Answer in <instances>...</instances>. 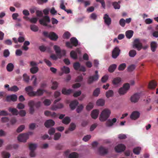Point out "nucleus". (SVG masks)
Listing matches in <instances>:
<instances>
[{
  "label": "nucleus",
  "instance_id": "nucleus-25",
  "mask_svg": "<svg viewBox=\"0 0 158 158\" xmlns=\"http://www.w3.org/2000/svg\"><path fill=\"white\" fill-rule=\"evenodd\" d=\"M53 48L55 50L57 56H60V52H61V49L60 48L56 45H55L53 46Z\"/></svg>",
  "mask_w": 158,
  "mask_h": 158
},
{
  "label": "nucleus",
  "instance_id": "nucleus-24",
  "mask_svg": "<svg viewBox=\"0 0 158 158\" xmlns=\"http://www.w3.org/2000/svg\"><path fill=\"white\" fill-rule=\"evenodd\" d=\"M121 2H112V5L115 9H119L120 8V4Z\"/></svg>",
  "mask_w": 158,
  "mask_h": 158
},
{
  "label": "nucleus",
  "instance_id": "nucleus-16",
  "mask_svg": "<svg viewBox=\"0 0 158 158\" xmlns=\"http://www.w3.org/2000/svg\"><path fill=\"white\" fill-rule=\"evenodd\" d=\"M140 113L139 112L137 111H133L130 115L131 119L135 120L138 119L140 116Z\"/></svg>",
  "mask_w": 158,
  "mask_h": 158
},
{
  "label": "nucleus",
  "instance_id": "nucleus-45",
  "mask_svg": "<svg viewBox=\"0 0 158 158\" xmlns=\"http://www.w3.org/2000/svg\"><path fill=\"white\" fill-rule=\"evenodd\" d=\"M126 66V65L125 63H122L118 67V69L119 71H123L125 69Z\"/></svg>",
  "mask_w": 158,
  "mask_h": 158
},
{
  "label": "nucleus",
  "instance_id": "nucleus-61",
  "mask_svg": "<svg viewBox=\"0 0 158 158\" xmlns=\"http://www.w3.org/2000/svg\"><path fill=\"white\" fill-rule=\"evenodd\" d=\"M10 54V52L8 49H5L3 52V55L5 57H7L9 56Z\"/></svg>",
  "mask_w": 158,
  "mask_h": 158
},
{
  "label": "nucleus",
  "instance_id": "nucleus-23",
  "mask_svg": "<svg viewBox=\"0 0 158 158\" xmlns=\"http://www.w3.org/2000/svg\"><path fill=\"white\" fill-rule=\"evenodd\" d=\"M99 113V111L97 110H93L91 112V115L92 118L96 119L98 117Z\"/></svg>",
  "mask_w": 158,
  "mask_h": 158
},
{
  "label": "nucleus",
  "instance_id": "nucleus-53",
  "mask_svg": "<svg viewBox=\"0 0 158 158\" xmlns=\"http://www.w3.org/2000/svg\"><path fill=\"white\" fill-rule=\"evenodd\" d=\"M1 121L2 123H7L9 121V118L8 117H2L1 118Z\"/></svg>",
  "mask_w": 158,
  "mask_h": 158
},
{
  "label": "nucleus",
  "instance_id": "nucleus-1",
  "mask_svg": "<svg viewBox=\"0 0 158 158\" xmlns=\"http://www.w3.org/2000/svg\"><path fill=\"white\" fill-rule=\"evenodd\" d=\"M33 88L31 86L26 87L25 89V90L27 94L31 97H39L43 95L45 90L40 88L37 89L36 91L33 90Z\"/></svg>",
  "mask_w": 158,
  "mask_h": 158
},
{
  "label": "nucleus",
  "instance_id": "nucleus-35",
  "mask_svg": "<svg viewBox=\"0 0 158 158\" xmlns=\"http://www.w3.org/2000/svg\"><path fill=\"white\" fill-rule=\"evenodd\" d=\"M72 91V90L70 89H66L65 88H63L62 90V93L63 94L65 95L70 94Z\"/></svg>",
  "mask_w": 158,
  "mask_h": 158
},
{
  "label": "nucleus",
  "instance_id": "nucleus-51",
  "mask_svg": "<svg viewBox=\"0 0 158 158\" xmlns=\"http://www.w3.org/2000/svg\"><path fill=\"white\" fill-rule=\"evenodd\" d=\"M25 127L24 125H21L17 128L16 131L18 133H20L22 132L25 128Z\"/></svg>",
  "mask_w": 158,
  "mask_h": 158
},
{
  "label": "nucleus",
  "instance_id": "nucleus-28",
  "mask_svg": "<svg viewBox=\"0 0 158 158\" xmlns=\"http://www.w3.org/2000/svg\"><path fill=\"white\" fill-rule=\"evenodd\" d=\"M14 64L11 63H9L6 66V69L8 72L12 71L14 68Z\"/></svg>",
  "mask_w": 158,
  "mask_h": 158
},
{
  "label": "nucleus",
  "instance_id": "nucleus-64",
  "mask_svg": "<svg viewBox=\"0 0 158 158\" xmlns=\"http://www.w3.org/2000/svg\"><path fill=\"white\" fill-rule=\"evenodd\" d=\"M55 131V129L52 127L50 128L48 130V133L50 135H52L54 134Z\"/></svg>",
  "mask_w": 158,
  "mask_h": 158
},
{
  "label": "nucleus",
  "instance_id": "nucleus-33",
  "mask_svg": "<svg viewBox=\"0 0 158 158\" xmlns=\"http://www.w3.org/2000/svg\"><path fill=\"white\" fill-rule=\"evenodd\" d=\"M105 104V101L104 99H99L96 102V104L98 106H102Z\"/></svg>",
  "mask_w": 158,
  "mask_h": 158
},
{
  "label": "nucleus",
  "instance_id": "nucleus-13",
  "mask_svg": "<svg viewBox=\"0 0 158 158\" xmlns=\"http://www.w3.org/2000/svg\"><path fill=\"white\" fill-rule=\"evenodd\" d=\"M120 50L118 47H116L112 51V57L114 59H116L119 55Z\"/></svg>",
  "mask_w": 158,
  "mask_h": 158
},
{
  "label": "nucleus",
  "instance_id": "nucleus-63",
  "mask_svg": "<svg viewBox=\"0 0 158 158\" xmlns=\"http://www.w3.org/2000/svg\"><path fill=\"white\" fill-rule=\"evenodd\" d=\"M90 18L93 20H96L97 18V15L95 13H93L91 14Z\"/></svg>",
  "mask_w": 158,
  "mask_h": 158
},
{
  "label": "nucleus",
  "instance_id": "nucleus-48",
  "mask_svg": "<svg viewBox=\"0 0 158 158\" xmlns=\"http://www.w3.org/2000/svg\"><path fill=\"white\" fill-rule=\"evenodd\" d=\"M100 92V89L99 88H97L94 91L93 95L94 96L97 97L98 96Z\"/></svg>",
  "mask_w": 158,
  "mask_h": 158
},
{
  "label": "nucleus",
  "instance_id": "nucleus-10",
  "mask_svg": "<svg viewBox=\"0 0 158 158\" xmlns=\"http://www.w3.org/2000/svg\"><path fill=\"white\" fill-rule=\"evenodd\" d=\"M133 47L139 51L142 48V44L139 39H135L133 42Z\"/></svg>",
  "mask_w": 158,
  "mask_h": 158
},
{
  "label": "nucleus",
  "instance_id": "nucleus-43",
  "mask_svg": "<svg viewBox=\"0 0 158 158\" xmlns=\"http://www.w3.org/2000/svg\"><path fill=\"white\" fill-rule=\"evenodd\" d=\"M61 70L65 74H68L70 72L69 68L67 67L64 66L62 69Z\"/></svg>",
  "mask_w": 158,
  "mask_h": 158
},
{
  "label": "nucleus",
  "instance_id": "nucleus-34",
  "mask_svg": "<svg viewBox=\"0 0 158 158\" xmlns=\"http://www.w3.org/2000/svg\"><path fill=\"white\" fill-rule=\"evenodd\" d=\"M1 154L3 158H9L10 156V154L8 152L6 151H3L2 152Z\"/></svg>",
  "mask_w": 158,
  "mask_h": 158
},
{
  "label": "nucleus",
  "instance_id": "nucleus-22",
  "mask_svg": "<svg viewBox=\"0 0 158 158\" xmlns=\"http://www.w3.org/2000/svg\"><path fill=\"white\" fill-rule=\"evenodd\" d=\"M121 78L120 77H117L113 79L112 81L113 84L114 85H118L121 82Z\"/></svg>",
  "mask_w": 158,
  "mask_h": 158
},
{
  "label": "nucleus",
  "instance_id": "nucleus-58",
  "mask_svg": "<svg viewBox=\"0 0 158 158\" xmlns=\"http://www.w3.org/2000/svg\"><path fill=\"white\" fill-rule=\"evenodd\" d=\"M108 79V76L107 75L104 76L101 78V81L102 82H106Z\"/></svg>",
  "mask_w": 158,
  "mask_h": 158
},
{
  "label": "nucleus",
  "instance_id": "nucleus-31",
  "mask_svg": "<svg viewBox=\"0 0 158 158\" xmlns=\"http://www.w3.org/2000/svg\"><path fill=\"white\" fill-rule=\"evenodd\" d=\"M157 44L155 42H152L151 43V49L152 52H154L155 51L157 47Z\"/></svg>",
  "mask_w": 158,
  "mask_h": 158
},
{
  "label": "nucleus",
  "instance_id": "nucleus-52",
  "mask_svg": "<svg viewBox=\"0 0 158 158\" xmlns=\"http://www.w3.org/2000/svg\"><path fill=\"white\" fill-rule=\"evenodd\" d=\"M61 136V134L60 133H56L54 136V139L55 140H57L60 139Z\"/></svg>",
  "mask_w": 158,
  "mask_h": 158
},
{
  "label": "nucleus",
  "instance_id": "nucleus-39",
  "mask_svg": "<svg viewBox=\"0 0 158 158\" xmlns=\"http://www.w3.org/2000/svg\"><path fill=\"white\" fill-rule=\"evenodd\" d=\"M76 125L74 123H71L70 125L69 128V130L70 131H74L76 128Z\"/></svg>",
  "mask_w": 158,
  "mask_h": 158
},
{
  "label": "nucleus",
  "instance_id": "nucleus-50",
  "mask_svg": "<svg viewBox=\"0 0 158 158\" xmlns=\"http://www.w3.org/2000/svg\"><path fill=\"white\" fill-rule=\"evenodd\" d=\"M23 79L24 81L27 82L28 83L29 81V77L28 76L26 73H24L23 75Z\"/></svg>",
  "mask_w": 158,
  "mask_h": 158
},
{
  "label": "nucleus",
  "instance_id": "nucleus-21",
  "mask_svg": "<svg viewBox=\"0 0 158 158\" xmlns=\"http://www.w3.org/2000/svg\"><path fill=\"white\" fill-rule=\"evenodd\" d=\"M78 104V102L76 100H74L71 102L69 104V106L71 110H74Z\"/></svg>",
  "mask_w": 158,
  "mask_h": 158
},
{
  "label": "nucleus",
  "instance_id": "nucleus-36",
  "mask_svg": "<svg viewBox=\"0 0 158 158\" xmlns=\"http://www.w3.org/2000/svg\"><path fill=\"white\" fill-rule=\"evenodd\" d=\"M39 70V68L37 66L32 67L30 69V72L32 74L37 73Z\"/></svg>",
  "mask_w": 158,
  "mask_h": 158
},
{
  "label": "nucleus",
  "instance_id": "nucleus-17",
  "mask_svg": "<svg viewBox=\"0 0 158 158\" xmlns=\"http://www.w3.org/2000/svg\"><path fill=\"white\" fill-rule=\"evenodd\" d=\"M103 19L104 20L105 23L108 26H110L111 23V19L107 14L104 15Z\"/></svg>",
  "mask_w": 158,
  "mask_h": 158
},
{
  "label": "nucleus",
  "instance_id": "nucleus-9",
  "mask_svg": "<svg viewBox=\"0 0 158 158\" xmlns=\"http://www.w3.org/2000/svg\"><path fill=\"white\" fill-rule=\"evenodd\" d=\"M130 85L128 83H126L123 85L122 87L120 88L118 90V93L120 94L123 95L126 93L129 90Z\"/></svg>",
  "mask_w": 158,
  "mask_h": 158
},
{
  "label": "nucleus",
  "instance_id": "nucleus-40",
  "mask_svg": "<svg viewBox=\"0 0 158 158\" xmlns=\"http://www.w3.org/2000/svg\"><path fill=\"white\" fill-rule=\"evenodd\" d=\"M156 82L151 81L149 84V87L151 89H154L157 85Z\"/></svg>",
  "mask_w": 158,
  "mask_h": 158
},
{
  "label": "nucleus",
  "instance_id": "nucleus-27",
  "mask_svg": "<svg viewBox=\"0 0 158 158\" xmlns=\"http://www.w3.org/2000/svg\"><path fill=\"white\" fill-rule=\"evenodd\" d=\"M117 67V65L115 64H111L108 68V71L110 73H113L116 69Z\"/></svg>",
  "mask_w": 158,
  "mask_h": 158
},
{
  "label": "nucleus",
  "instance_id": "nucleus-8",
  "mask_svg": "<svg viewBox=\"0 0 158 158\" xmlns=\"http://www.w3.org/2000/svg\"><path fill=\"white\" fill-rule=\"evenodd\" d=\"M31 132H29L28 133H24L19 135L18 137V139L21 142H25L29 138V134H31Z\"/></svg>",
  "mask_w": 158,
  "mask_h": 158
},
{
  "label": "nucleus",
  "instance_id": "nucleus-47",
  "mask_svg": "<svg viewBox=\"0 0 158 158\" xmlns=\"http://www.w3.org/2000/svg\"><path fill=\"white\" fill-rule=\"evenodd\" d=\"M37 145L35 143H31L29 145V149L30 150L35 151L37 148Z\"/></svg>",
  "mask_w": 158,
  "mask_h": 158
},
{
  "label": "nucleus",
  "instance_id": "nucleus-15",
  "mask_svg": "<svg viewBox=\"0 0 158 158\" xmlns=\"http://www.w3.org/2000/svg\"><path fill=\"white\" fill-rule=\"evenodd\" d=\"M141 93H136L131 96V101L132 102L135 103L137 102L140 97Z\"/></svg>",
  "mask_w": 158,
  "mask_h": 158
},
{
  "label": "nucleus",
  "instance_id": "nucleus-6",
  "mask_svg": "<svg viewBox=\"0 0 158 158\" xmlns=\"http://www.w3.org/2000/svg\"><path fill=\"white\" fill-rule=\"evenodd\" d=\"M43 34L45 36L48 37L51 40L53 41H56L58 37V36L54 32L48 34V32L44 31L43 32Z\"/></svg>",
  "mask_w": 158,
  "mask_h": 158
},
{
  "label": "nucleus",
  "instance_id": "nucleus-56",
  "mask_svg": "<svg viewBox=\"0 0 158 158\" xmlns=\"http://www.w3.org/2000/svg\"><path fill=\"white\" fill-rule=\"evenodd\" d=\"M38 19L36 17H32L30 18L29 19L30 22L32 23H35L37 21Z\"/></svg>",
  "mask_w": 158,
  "mask_h": 158
},
{
  "label": "nucleus",
  "instance_id": "nucleus-7",
  "mask_svg": "<svg viewBox=\"0 0 158 158\" xmlns=\"http://www.w3.org/2000/svg\"><path fill=\"white\" fill-rule=\"evenodd\" d=\"M73 67L74 69L76 71L82 72H85L86 71L85 67L83 65H81L79 62H76L74 63Z\"/></svg>",
  "mask_w": 158,
  "mask_h": 158
},
{
  "label": "nucleus",
  "instance_id": "nucleus-18",
  "mask_svg": "<svg viewBox=\"0 0 158 158\" xmlns=\"http://www.w3.org/2000/svg\"><path fill=\"white\" fill-rule=\"evenodd\" d=\"M55 124L54 121L51 119L47 120L45 122L44 125L47 128L53 126Z\"/></svg>",
  "mask_w": 158,
  "mask_h": 158
},
{
  "label": "nucleus",
  "instance_id": "nucleus-37",
  "mask_svg": "<svg viewBox=\"0 0 158 158\" xmlns=\"http://www.w3.org/2000/svg\"><path fill=\"white\" fill-rule=\"evenodd\" d=\"M9 110L10 112L12 113V114L14 115H17L18 114V110L15 108H9Z\"/></svg>",
  "mask_w": 158,
  "mask_h": 158
},
{
  "label": "nucleus",
  "instance_id": "nucleus-11",
  "mask_svg": "<svg viewBox=\"0 0 158 158\" xmlns=\"http://www.w3.org/2000/svg\"><path fill=\"white\" fill-rule=\"evenodd\" d=\"M115 151L118 153H120L124 151L126 149L125 146L122 143L118 144L115 147Z\"/></svg>",
  "mask_w": 158,
  "mask_h": 158
},
{
  "label": "nucleus",
  "instance_id": "nucleus-4",
  "mask_svg": "<svg viewBox=\"0 0 158 158\" xmlns=\"http://www.w3.org/2000/svg\"><path fill=\"white\" fill-rule=\"evenodd\" d=\"M110 111L108 109H105L102 111L99 117V120L102 122L106 121L109 117Z\"/></svg>",
  "mask_w": 158,
  "mask_h": 158
},
{
  "label": "nucleus",
  "instance_id": "nucleus-42",
  "mask_svg": "<svg viewBox=\"0 0 158 158\" xmlns=\"http://www.w3.org/2000/svg\"><path fill=\"white\" fill-rule=\"evenodd\" d=\"M135 68V64H132L129 65L127 68V71L129 72H131Z\"/></svg>",
  "mask_w": 158,
  "mask_h": 158
},
{
  "label": "nucleus",
  "instance_id": "nucleus-41",
  "mask_svg": "<svg viewBox=\"0 0 158 158\" xmlns=\"http://www.w3.org/2000/svg\"><path fill=\"white\" fill-rule=\"evenodd\" d=\"M136 54V51L134 50H131L129 52V55L131 57H133Z\"/></svg>",
  "mask_w": 158,
  "mask_h": 158
},
{
  "label": "nucleus",
  "instance_id": "nucleus-62",
  "mask_svg": "<svg viewBox=\"0 0 158 158\" xmlns=\"http://www.w3.org/2000/svg\"><path fill=\"white\" fill-rule=\"evenodd\" d=\"M125 155L127 156H130L131 158H133V154L129 150H127L125 152Z\"/></svg>",
  "mask_w": 158,
  "mask_h": 158
},
{
  "label": "nucleus",
  "instance_id": "nucleus-20",
  "mask_svg": "<svg viewBox=\"0 0 158 158\" xmlns=\"http://www.w3.org/2000/svg\"><path fill=\"white\" fill-rule=\"evenodd\" d=\"M39 48L41 52H51V48L49 46H45L44 45H41L39 47Z\"/></svg>",
  "mask_w": 158,
  "mask_h": 158
},
{
  "label": "nucleus",
  "instance_id": "nucleus-38",
  "mask_svg": "<svg viewBox=\"0 0 158 158\" xmlns=\"http://www.w3.org/2000/svg\"><path fill=\"white\" fill-rule=\"evenodd\" d=\"M141 150V148L140 147H137L134 148L133 150V153L137 155H139Z\"/></svg>",
  "mask_w": 158,
  "mask_h": 158
},
{
  "label": "nucleus",
  "instance_id": "nucleus-46",
  "mask_svg": "<svg viewBox=\"0 0 158 158\" xmlns=\"http://www.w3.org/2000/svg\"><path fill=\"white\" fill-rule=\"evenodd\" d=\"M78 155L75 152H73L70 154L69 156V158H78Z\"/></svg>",
  "mask_w": 158,
  "mask_h": 158
},
{
  "label": "nucleus",
  "instance_id": "nucleus-49",
  "mask_svg": "<svg viewBox=\"0 0 158 158\" xmlns=\"http://www.w3.org/2000/svg\"><path fill=\"white\" fill-rule=\"evenodd\" d=\"M71 34L68 31H66L63 35V37L64 39H68L70 36Z\"/></svg>",
  "mask_w": 158,
  "mask_h": 158
},
{
  "label": "nucleus",
  "instance_id": "nucleus-57",
  "mask_svg": "<svg viewBox=\"0 0 158 158\" xmlns=\"http://www.w3.org/2000/svg\"><path fill=\"white\" fill-rule=\"evenodd\" d=\"M118 138L119 139H126L127 137L125 134H120L118 135Z\"/></svg>",
  "mask_w": 158,
  "mask_h": 158
},
{
  "label": "nucleus",
  "instance_id": "nucleus-2",
  "mask_svg": "<svg viewBox=\"0 0 158 158\" xmlns=\"http://www.w3.org/2000/svg\"><path fill=\"white\" fill-rule=\"evenodd\" d=\"M49 10L48 9H45L43 10L44 14L46 15L43 16V18L40 19L39 20L40 23L42 25L45 27H51L49 23L50 22V19L49 17L47 15L48 14Z\"/></svg>",
  "mask_w": 158,
  "mask_h": 158
},
{
  "label": "nucleus",
  "instance_id": "nucleus-26",
  "mask_svg": "<svg viewBox=\"0 0 158 158\" xmlns=\"http://www.w3.org/2000/svg\"><path fill=\"white\" fill-rule=\"evenodd\" d=\"M134 32L133 30H127L126 32V36L127 38L130 39L133 35Z\"/></svg>",
  "mask_w": 158,
  "mask_h": 158
},
{
  "label": "nucleus",
  "instance_id": "nucleus-14",
  "mask_svg": "<svg viewBox=\"0 0 158 158\" xmlns=\"http://www.w3.org/2000/svg\"><path fill=\"white\" fill-rule=\"evenodd\" d=\"M35 105V101L33 100H30L28 102V105L29 106V113L33 114L35 111L34 106Z\"/></svg>",
  "mask_w": 158,
  "mask_h": 158
},
{
  "label": "nucleus",
  "instance_id": "nucleus-30",
  "mask_svg": "<svg viewBox=\"0 0 158 158\" xmlns=\"http://www.w3.org/2000/svg\"><path fill=\"white\" fill-rule=\"evenodd\" d=\"M18 87L16 85H14L9 88H8L7 90L9 91L16 92L19 90Z\"/></svg>",
  "mask_w": 158,
  "mask_h": 158
},
{
  "label": "nucleus",
  "instance_id": "nucleus-12",
  "mask_svg": "<svg viewBox=\"0 0 158 158\" xmlns=\"http://www.w3.org/2000/svg\"><path fill=\"white\" fill-rule=\"evenodd\" d=\"M98 152L99 155L103 156L108 153V149L103 146H101L98 149Z\"/></svg>",
  "mask_w": 158,
  "mask_h": 158
},
{
  "label": "nucleus",
  "instance_id": "nucleus-32",
  "mask_svg": "<svg viewBox=\"0 0 158 158\" xmlns=\"http://www.w3.org/2000/svg\"><path fill=\"white\" fill-rule=\"evenodd\" d=\"M71 119L69 117L66 116L63 119L62 123L65 124H68L70 122Z\"/></svg>",
  "mask_w": 158,
  "mask_h": 158
},
{
  "label": "nucleus",
  "instance_id": "nucleus-3",
  "mask_svg": "<svg viewBox=\"0 0 158 158\" xmlns=\"http://www.w3.org/2000/svg\"><path fill=\"white\" fill-rule=\"evenodd\" d=\"M70 42H66L65 43L66 46L68 48H72L73 46L77 47L80 45L77 38L74 37L71 38L70 39Z\"/></svg>",
  "mask_w": 158,
  "mask_h": 158
},
{
  "label": "nucleus",
  "instance_id": "nucleus-59",
  "mask_svg": "<svg viewBox=\"0 0 158 158\" xmlns=\"http://www.w3.org/2000/svg\"><path fill=\"white\" fill-rule=\"evenodd\" d=\"M37 3L40 5H43L44 3H47L48 0H36Z\"/></svg>",
  "mask_w": 158,
  "mask_h": 158
},
{
  "label": "nucleus",
  "instance_id": "nucleus-54",
  "mask_svg": "<svg viewBox=\"0 0 158 158\" xmlns=\"http://www.w3.org/2000/svg\"><path fill=\"white\" fill-rule=\"evenodd\" d=\"M94 105L93 103L90 102L89 104L86 106V109L87 110H90L93 107Z\"/></svg>",
  "mask_w": 158,
  "mask_h": 158
},
{
  "label": "nucleus",
  "instance_id": "nucleus-19",
  "mask_svg": "<svg viewBox=\"0 0 158 158\" xmlns=\"http://www.w3.org/2000/svg\"><path fill=\"white\" fill-rule=\"evenodd\" d=\"M17 100V95L14 94L8 96L6 98V100L8 102H10L11 101L15 102Z\"/></svg>",
  "mask_w": 158,
  "mask_h": 158
},
{
  "label": "nucleus",
  "instance_id": "nucleus-29",
  "mask_svg": "<svg viewBox=\"0 0 158 158\" xmlns=\"http://www.w3.org/2000/svg\"><path fill=\"white\" fill-rule=\"evenodd\" d=\"M114 95L113 91L112 90H109L106 93V96L107 98L112 97Z\"/></svg>",
  "mask_w": 158,
  "mask_h": 158
},
{
  "label": "nucleus",
  "instance_id": "nucleus-44",
  "mask_svg": "<svg viewBox=\"0 0 158 158\" xmlns=\"http://www.w3.org/2000/svg\"><path fill=\"white\" fill-rule=\"evenodd\" d=\"M70 55L71 57L74 59H76L77 58V55L74 51L72 50L71 52Z\"/></svg>",
  "mask_w": 158,
  "mask_h": 158
},
{
  "label": "nucleus",
  "instance_id": "nucleus-5",
  "mask_svg": "<svg viewBox=\"0 0 158 158\" xmlns=\"http://www.w3.org/2000/svg\"><path fill=\"white\" fill-rule=\"evenodd\" d=\"M95 74L89 76L87 80V83L89 84H92L94 81H96L98 79L99 76L98 73V71L96 70L95 71Z\"/></svg>",
  "mask_w": 158,
  "mask_h": 158
},
{
  "label": "nucleus",
  "instance_id": "nucleus-60",
  "mask_svg": "<svg viewBox=\"0 0 158 158\" xmlns=\"http://www.w3.org/2000/svg\"><path fill=\"white\" fill-rule=\"evenodd\" d=\"M99 64V61L98 60L95 59L94 60V65L97 69H98Z\"/></svg>",
  "mask_w": 158,
  "mask_h": 158
},
{
  "label": "nucleus",
  "instance_id": "nucleus-55",
  "mask_svg": "<svg viewBox=\"0 0 158 158\" xmlns=\"http://www.w3.org/2000/svg\"><path fill=\"white\" fill-rule=\"evenodd\" d=\"M119 24L122 27H124L126 24L125 20L123 18L121 19L119 21Z\"/></svg>",
  "mask_w": 158,
  "mask_h": 158
}]
</instances>
